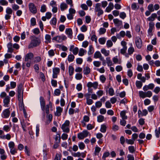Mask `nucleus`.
I'll return each mask as SVG.
<instances>
[{"label":"nucleus","mask_w":160,"mask_h":160,"mask_svg":"<svg viewBox=\"0 0 160 160\" xmlns=\"http://www.w3.org/2000/svg\"><path fill=\"white\" fill-rule=\"evenodd\" d=\"M31 38V40L30 43L28 46L29 48H31L37 47L41 43V41L38 38L34 36H32Z\"/></svg>","instance_id":"obj_1"},{"label":"nucleus","mask_w":160,"mask_h":160,"mask_svg":"<svg viewBox=\"0 0 160 160\" xmlns=\"http://www.w3.org/2000/svg\"><path fill=\"white\" fill-rule=\"evenodd\" d=\"M70 123L69 121L67 120L62 125L61 128L63 132L66 133H68L69 132Z\"/></svg>","instance_id":"obj_2"},{"label":"nucleus","mask_w":160,"mask_h":160,"mask_svg":"<svg viewBox=\"0 0 160 160\" xmlns=\"http://www.w3.org/2000/svg\"><path fill=\"white\" fill-rule=\"evenodd\" d=\"M101 3H97L95 4L94 11L95 12H98L97 16L98 17L103 13V11L101 8Z\"/></svg>","instance_id":"obj_3"},{"label":"nucleus","mask_w":160,"mask_h":160,"mask_svg":"<svg viewBox=\"0 0 160 160\" xmlns=\"http://www.w3.org/2000/svg\"><path fill=\"white\" fill-rule=\"evenodd\" d=\"M6 14L5 16V19L7 20L9 19L13 12L12 10L10 7H7L6 9Z\"/></svg>","instance_id":"obj_4"},{"label":"nucleus","mask_w":160,"mask_h":160,"mask_svg":"<svg viewBox=\"0 0 160 160\" xmlns=\"http://www.w3.org/2000/svg\"><path fill=\"white\" fill-rule=\"evenodd\" d=\"M66 39L67 37L65 35H62V36L55 37L52 38V40H55L58 42L60 43L62 42L63 41L66 40Z\"/></svg>","instance_id":"obj_5"},{"label":"nucleus","mask_w":160,"mask_h":160,"mask_svg":"<svg viewBox=\"0 0 160 160\" xmlns=\"http://www.w3.org/2000/svg\"><path fill=\"white\" fill-rule=\"evenodd\" d=\"M89 133V132L87 130L83 131L82 132L78 134V137L80 139H83L88 136Z\"/></svg>","instance_id":"obj_6"},{"label":"nucleus","mask_w":160,"mask_h":160,"mask_svg":"<svg viewBox=\"0 0 160 160\" xmlns=\"http://www.w3.org/2000/svg\"><path fill=\"white\" fill-rule=\"evenodd\" d=\"M29 8L30 11L33 14H35L37 12V9L34 4L32 3H29Z\"/></svg>","instance_id":"obj_7"},{"label":"nucleus","mask_w":160,"mask_h":160,"mask_svg":"<svg viewBox=\"0 0 160 160\" xmlns=\"http://www.w3.org/2000/svg\"><path fill=\"white\" fill-rule=\"evenodd\" d=\"M18 98H23V91L22 89V84H20L18 86Z\"/></svg>","instance_id":"obj_8"},{"label":"nucleus","mask_w":160,"mask_h":160,"mask_svg":"<svg viewBox=\"0 0 160 160\" xmlns=\"http://www.w3.org/2000/svg\"><path fill=\"white\" fill-rule=\"evenodd\" d=\"M149 28L148 30V33L149 36L152 35V32L154 28V23L153 22H150L149 23Z\"/></svg>","instance_id":"obj_9"},{"label":"nucleus","mask_w":160,"mask_h":160,"mask_svg":"<svg viewBox=\"0 0 160 160\" xmlns=\"http://www.w3.org/2000/svg\"><path fill=\"white\" fill-rule=\"evenodd\" d=\"M51 103L50 102L48 104H47L46 106H45V107H43V110H42L44 112L43 115L44 118H45V112L47 114H49V108L50 107V106L51 107Z\"/></svg>","instance_id":"obj_10"},{"label":"nucleus","mask_w":160,"mask_h":160,"mask_svg":"<svg viewBox=\"0 0 160 160\" xmlns=\"http://www.w3.org/2000/svg\"><path fill=\"white\" fill-rule=\"evenodd\" d=\"M60 69L58 68H55L53 69L52 78H57L58 75L59 73Z\"/></svg>","instance_id":"obj_11"},{"label":"nucleus","mask_w":160,"mask_h":160,"mask_svg":"<svg viewBox=\"0 0 160 160\" xmlns=\"http://www.w3.org/2000/svg\"><path fill=\"white\" fill-rule=\"evenodd\" d=\"M10 114V112L9 108L4 110L2 113V117L4 118H7L9 117Z\"/></svg>","instance_id":"obj_12"},{"label":"nucleus","mask_w":160,"mask_h":160,"mask_svg":"<svg viewBox=\"0 0 160 160\" xmlns=\"http://www.w3.org/2000/svg\"><path fill=\"white\" fill-rule=\"evenodd\" d=\"M18 100L19 101V109L20 110H25L24 108V106L23 102V98H18Z\"/></svg>","instance_id":"obj_13"},{"label":"nucleus","mask_w":160,"mask_h":160,"mask_svg":"<svg viewBox=\"0 0 160 160\" xmlns=\"http://www.w3.org/2000/svg\"><path fill=\"white\" fill-rule=\"evenodd\" d=\"M98 85V83L97 82H95L93 83H92L91 82H89L88 83L87 86L89 88L91 87H93L94 89H96L97 88Z\"/></svg>","instance_id":"obj_14"},{"label":"nucleus","mask_w":160,"mask_h":160,"mask_svg":"<svg viewBox=\"0 0 160 160\" xmlns=\"http://www.w3.org/2000/svg\"><path fill=\"white\" fill-rule=\"evenodd\" d=\"M10 101V98L8 96H6L3 100V106L5 107H8V104Z\"/></svg>","instance_id":"obj_15"},{"label":"nucleus","mask_w":160,"mask_h":160,"mask_svg":"<svg viewBox=\"0 0 160 160\" xmlns=\"http://www.w3.org/2000/svg\"><path fill=\"white\" fill-rule=\"evenodd\" d=\"M33 57V55L32 53L30 52L27 54L25 57V62L28 61L29 60H31Z\"/></svg>","instance_id":"obj_16"},{"label":"nucleus","mask_w":160,"mask_h":160,"mask_svg":"<svg viewBox=\"0 0 160 160\" xmlns=\"http://www.w3.org/2000/svg\"><path fill=\"white\" fill-rule=\"evenodd\" d=\"M136 45L138 48H140L142 45V41L141 39L140 38H137L136 39Z\"/></svg>","instance_id":"obj_17"},{"label":"nucleus","mask_w":160,"mask_h":160,"mask_svg":"<svg viewBox=\"0 0 160 160\" xmlns=\"http://www.w3.org/2000/svg\"><path fill=\"white\" fill-rule=\"evenodd\" d=\"M63 109L61 107L59 106L56 108V111L55 112V115L57 116H59L61 114L62 112Z\"/></svg>","instance_id":"obj_18"},{"label":"nucleus","mask_w":160,"mask_h":160,"mask_svg":"<svg viewBox=\"0 0 160 160\" xmlns=\"http://www.w3.org/2000/svg\"><path fill=\"white\" fill-rule=\"evenodd\" d=\"M40 102L41 109L43 110V107H45V101L43 97L41 96L40 97Z\"/></svg>","instance_id":"obj_19"},{"label":"nucleus","mask_w":160,"mask_h":160,"mask_svg":"<svg viewBox=\"0 0 160 160\" xmlns=\"http://www.w3.org/2000/svg\"><path fill=\"white\" fill-rule=\"evenodd\" d=\"M114 8V5L112 2H110L108 6L105 9V11L108 12H110Z\"/></svg>","instance_id":"obj_20"},{"label":"nucleus","mask_w":160,"mask_h":160,"mask_svg":"<svg viewBox=\"0 0 160 160\" xmlns=\"http://www.w3.org/2000/svg\"><path fill=\"white\" fill-rule=\"evenodd\" d=\"M65 32L69 38H72V32L71 28H66L65 30Z\"/></svg>","instance_id":"obj_21"},{"label":"nucleus","mask_w":160,"mask_h":160,"mask_svg":"<svg viewBox=\"0 0 160 160\" xmlns=\"http://www.w3.org/2000/svg\"><path fill=\"white\" fill-rule=\"evenodd\" d=\"M7 47L8 48V52H9L12 53L14 50L12 44L11 42L8 43L7 45Z\"/></svg>","instance_id":"obj_22"},{"label":"nucleus","mask_w":160,"mask_h":160,"mask_svg":"<svg viewBox=\"0 0 160 160\" xmlns=\"http://www.w3.org/2000/svg\"><path fill=\"white\" fill-rule=\"evenodd\" d=\"M157 15L156 13H153L151 14V16L148 18V20L149 21H153L154 20L155 18H156Z\"/></svg>","instance_id":"obj_23"},{"label":"nucleus","mask_w":160,"mask_h":160,"mask_svg":"<svg viewBox=\"0 0 160 160\" xmlns=\"http://www.w3.org/2000/svg\"><path fill=\"white\" fill-rule=\"evenodd\" d=\"M126 33L123 31H121L119 33L117 34L116 37L118 39H120L121 37L123 38L125 35Z\"/></svg>","instance_id":"obj_24"},{"label":"nucleus","mask_w":160,"mask_h":160,"mask_svg":"<svg viewBox=\"0 0 160 160\" xmlns=\"http://www.w3.org/2000/svg\"><path fill=\"white\" fill-rule=\"evenodd\" d=\"M113 21L115 24H116L118 26L122 25V22L121 21L119 20L118 19H114Z\"/></svg>","instance_id":"obj_25"},{"label":"nucleus","mask_w":160,"mask_h":160,"mask_svg":"<svg viewBox=\"0 0 160 160\" xmlns=\"http://www.w3.org/2000/svg\"><path fill=\"white\" fill-rule=\"evenodd\" d=\"M101 52L105 56H107L109 55L110 51L109 50H107L105 48H102L101 50Z\"/></svg>","instance_id":"obj_26"},{"label":"nucleus","mask_w":160,"mask_h":160,"mask_svg":"<svg viewBox=\"0 0 160 160\" xmlns=\"http://www.w3.org/2000/svg\"><path fill=\"white\" fill-rule=\"evenodd\" d=\"M68 7V5L65 3L62 2L61 3L60 5V9L62 11H63L65 9H66Z\"/></svg>","instance_id":"obj_27"},{"label":"nucleus","mask_w":160,"mask_h":160,"mask_svg":"<svg viewBox=\"0 0 160 160\" xmlns=\"http://www.w3.org/2000/svg\"><path fill=\"white\" fill-rule=\"evenodd\" d=\"M90 69L89 68L86 67L84 68L83 72L85 75H88L90 73Z\"/></svg>","instance_id":"obj_28"},{"label":"nucleus","mask_w":160,"mask_h":160,"mask_svg":"<svg viewBox=\"0 0 160 160\" xmlns=\"http://www.w3.org/2000/svg\"><path fill=\"white\" fill-rule=\"evenodd\" d=\"M120 115L122 118V119H127V116L126 115V112L124 111L121 112Z\"/></svg>","instance_id":"obj_29"},{"label":"nucleus","mask_w":160,"mask_h":160,"mask_svg":"<svg viewBox=\"0 0 160 160\" xmlns=\"http://www.w3.org/2000/svg\"><path fill=\"white\" fill-rule=\"evenodd\" d=\"M55 142L60 143V142L61 137L59 134H57L56 135L54 138Z\"/></svg>","instance_id":"obj_30"},{"label":"nucleus","mask_w":160,"mask_h":160,"mask_svg":"<svg viewBox=\"0 0 160 160\" xmlns=\"http://www.w3.org/2000/svg\"><path fill=\"white\" fill-rule=\"evenodd\" d=\"M107 127L105 124L101 125L100 131L103 133L105 132L106 131Z\"/></svg>","instance_id":"obj_31"},{"label":"nucleus","mask_w":160,"mask_h":160,"mask_svg":"<svg viewBox=\"0 0 160 160\" xmlns=\"http://www.w3.org/2000/svg\"><path fill=\"white\" fill-rule=\"evenodd\" d=\"M102 55L99 51H97L94 53L93 57L95 58H99L101 57Z\"/></svg>","instance_id":"obj_32"},{"label":"nucleus","mask_w":160,"mask_h":160,"mask_svg":"<svg viewBox=\"0 0 160 160\" xmlns=\"http://www.w3.org/2000/svg\"><path fill=\"white\" fill-rule=\"evenodd\" d=\"M94 52V49L92 45L89 46V50L88 52V54L89 55L92 54Z\"/></svg>","instance_id":"obj_33"},{"label":"nucleus","mask_w":160,"mask_h":160,"mask_svg":"<svg viewBox=\"0 0 160 160\" xmlns=\"http://www.w3.org/2000/svg\"><path fill=\"white\" fill-rule=\"evenodd\" d=\"M74 68L72 66H70L69 67V73L70 76H72L74 73Z\"/></svg>","instance_id":"obj_34"},{"label":"nucleus","mask_w":160,"mask_h":160,"mask_svg":"<svg viewBox=\"0 0 160 160\" xmlns=\"http://www.w3.org/2000/svg\"><path fill=\"white\" fill-rule=\"evenodd\" d=\"M106 59L107 63L108 66H110L112 65V63L110 57H107L106 58Z\"/></svg>","instance_id":"obj_35"},{"label":"nucleus","mask_w":160,"mask_h":160,"mask_svg":"<svg viewBox=\"0 0 160 160\" xmlns=\"http://www.w3.org/2000/svg\"><path fill=\"white\" fill-rule=\"evenodd\" d=\"M106 41V39L104 37H102L99 39L98 41L101 44H104L105 43Z\"/></svg>","instance_id":"obj_36"},{"label":"nucleus","mask_w":160,"mask_h":160,"mask_svg":"<svg viewBox=\"0 0 160 160\" xmlns=\"http://www.w3.org/2000/svg\"><path fill=\"white\" fill-rule=\"evenodd\" d=\"M87 51L83 49L80 48L79 52L78 55L80 56H82L84 55L85 52H86Z\"/></svg>","instance_id":"obj_37"},{"label":"nucleus","mask_w":160,"mask_h":160,"mask_svg":"<svg viewBox=\"0 0 160 160\" xmlns=\"http://www.w3.org/2000/svg\"><path fill=\"white\" fill-rule=\"evenodd\" d=\"M101 148L98 146H96L95 148L94 154L95 155H98L100 151Z\"/></svg>","instance_id":"obj_38"},{"label":"nucleus","mask_w":160,"mask_h":160,"mask_svg":"<svg viewBox=\"0 0 160 160\" xmlns=\"http://www.w3.org/2000/svg\"><path fill=\"white\" fill-rule=\"evenodd\" d=\"M104 119V117L101 115H99L97 117V121L99 122H102Z\"/></svg>","instance_id":"obj_39"},{"label":"nucleus","mask_w":160,"mask_h":160,"mask_svg":"<svg viewBox=\"0 0 160 160\" xmlns=\"http://www.w3.org/2000/svg\"><path fill=\"white\" fill-rule=\"evenodd\" d=\"M131 8L133 10H137L139 9V7L137 6V4L136 3H134L132 4Z\"/></svg>","instance_id":"obj_40"},{"label":"nucleus","mask_w":160,"mask_h":160,"mask_svg":"<svg viewBox=\"0 0 160 160\" xmlns=\"http://www.w3.org/2000/svg\"><path fill=\"white\" fill-rule=\"evenodd\" d=\"M21 124L22 126V128L23 131L24 132H26L27 130L25 122L24 121H23L21 122Z\"/></svg>","instance_id":"obj_41"},{"label":"nucleus","mask_w":160,"mask_h":160,"mask_svg":"<svg viewBox=\"0 0 160 160\" xmlns=\"http://www.w3.org/2000/svg\"><path fill=\"white\" fill-rule=\"evenodd\" d=\"M139 96L142 98H144L146 97L145 92L140 91L139 92Z\"/></svg>","instance_id":"obj_42"},{"label":"nucleus","mask_w":160,"mask_h":160,"mask_svg":"<svg viewBox=\"0 0 160 160\" xmlns=\"http://www.w3.org/2000/svg\"><path fill=\"white\" fill-rule=\"evenodd\" d=\"M136 85L138 88H140L142 87V84L141 81H137L136 82Z\"/></svg>","instance_id":"obj_43"},{"label":"nucleus","mask_w":160,"mask_h":160,"mask_svg":"<svg viewBox=\"0 0 160 160\" xmlns=\"http://www.w3.org/2000/svg\"><path fill=\"white\" fill-rule=\"evenodd\" d=\"M74 56L72 54H70L68 55V60L69 62H72L74 58Z\"/></svg>","instance_id":"obj_44"},{"label":"nucleus","mask_w":160,"mask_h":160,"mask_svg":"<svg viewBox=\"0 0 160 160\" xmlns=\"http://www.w3.org/2000/svg\"><path fill=\"white\" fill-rule=\"evenodd\" d=\"M110 153L109 152H105L103 153L102 157V159L103 160H105L106 158L109 156Z\"/></svg>","instance_id":"obj_45"},{"label":"nucleus","mask_w":160,"mask_h":160,"mask_svg":"<svg viewBox=\"0 0 160 160\" xmlns=\"http://www.w3.org/2000/svg\"><path fill=\"white\" fill-rule=\"evenodd\" d=\"M112 60L114 63L116 64L117 63H118L119 64H120L121 63V62H118V58L117 56L114 57L112 58Z\"/></svg>","instance_id":"obj_46"},{"label":"nucleus","mask_w":160,"mask_h":160,"mask_svg":"<svg viewBox=\"0 0 160 160\" xmlns=\"http://www.w3.org/2000/svg\"><path fill=\"white\" fill-rule=\"evenodd\" d=\"M94 66L97 67H99L101 65V62L99 61H94L93 62Z\"/></svg>","instance_id":"obj_47"},{"label":"nucleus","mask_w":160,"mask_h":160,"mask_svg":"<svg viewBox=\"0 0 160 160\" xmlns=\"http://www.w3.org/2000/svg\"><path fill=\"white\" fill-rule=\"evenodd\" d=\"M106 30L104 28H101L99 30V34L100 35L104 34L106 32Z\"/></svg>","instance_id":"obj_48"},{"label":"nucleus","mask_w":160,"mask_h":160,"mask_svg":"<svg viewBox=\"0 0 160 160\" xmlns=\"http://www.w3.org/2000/svg\"><path fill=\"white\" fill-rule=\"evenodd\" d=\"M8 2L6 0H0V4L3 6H6L8 5Z\"/></svg>","instance_id":"obj_49"},{"label":"nucleus","mask_w":160,"mask_h":160,"mask_svg":"<svg viewBox=\"0 0 160 160\" xmlns=\"http://www.w3.org/2000/svg\"><path fill=\"white\" fill-rule=\"evenodd\" d=\"M128 148L129 152L131 153H133L135 151L133 146H130Z\"/></svg>","instance_id":"obj_50"},{"label":"nucleus","mask_w":160,"mask_h":160,"mask_svg":"<svg viewBox=\"0 0 160 160\" xmlns=\"http://www.w3.org/2000/svg\"><path fill=\"white\" fill-rule=\"evenodd\" d=\"M148 9L150 11L153 12L154 11L153 5V4H150L148 5Z\"/></svg>","instance_id":"obj_51"},{"label":"nucleus","mask_w":160,"mask_h":160,"mask_svg":"<svg viewBox=\"0 0 160 160\" xmlns=\"http://www.w3.org/2000/svg\"><path fill=\"white\" fill-rule=\"evenodd\" d=\"M50 23L52 25H56L57 23V19L55 18H53L50 21Z\"/></svg>","instance_id":"obj_52"},{"label":"nucleus","mask_w":160,"mask_h":160,"mask_svg":"<svg viewBox=\"0 0 160 160\" xmlns=\"http://www.w3.org/2000/svg\"><path fill=\"white\" fill-rule=\"evenodd\" d=\"M134 49L133 47H131L128 48V54L130 55L132 54L133 52H134Z\"/></svg>","instance_id":"obj_53"},{"label":"nucleus","mask_w":160,"mask_h":160,"mask_svg":"<svg viewBox=\"0 0 160 160\" xmlns=\"http://www.w3.org/2000/svg\"><path fill=\"white\" fill-rule=\"evenodd\" d=\"M126 142L128 144L131 145L133 144L134 143V141L132 139H126Z\"/></svg>","instance_id":"obj_54"},{"label":"nucleus","mask_w":160,"mask_h":160,"mask_svg":"<svg viewBox=\"0 0 160 160\" xmlns=\"http://www.w3.org/2000/svg\"><path fill=\"white\" fill-rule=\"evenodd\" d=\"M96 70L101 73H104L105 72L104 68L103 67L100 68H97Z\"/></svg>","instance_id":"obj_55"},{"label":"nucleus","mask_w":160,"mask_h":160,"mask_svg":"<svg viewBox=\"0 0 160 160\" xmlns=\"http://www.w3.org/2000/svg\"><path fill=\"white\" fill-rule=\"evenodd\" d=\"M119 129V127L116 125H113L112 127V130L115 132L117 131Z\"/></svg>","instance_id":"obj_56"},{"label":"nucleus","mask_w":160,"mask_h":160,"mask_svg":"<svg viewBox=\"0 0 160 160\" xmlns=\"http://www.w3.org/2000/svg\"><path fill=\"white\" fill-rule=\"evenodd\" d=\"M82 78V75L80 73H77L75 75V78L77 80H80Z\"/></svg>","instance_id":"obj_57"},{"label":"nucleus","mask_w":160,"mask_h":160,"mask_svg":"<svg viewBox=\"0 0 160 160\" xmlns=\"http://www.w3.org/2000/svg\"><path fill=\"white\" fill-rule=\"evenodd\" d=\"M78 146L79 148L81 150L84 149L85 147V145L83 142H80L78 144Z\"/></svg>","instance_id":"obj_58"},{"label":"nucleus","mask_w":160,"mask_h":160,"mask_svg":"<svg viewBox=\"0 0 160 160\" xmlns=\"http://www.w3.org/2000/svg\"><path fill=\"white\" fill-rule=\"evenodd\" d=\"M91 40L92 41H94L96 43L97 42V37L95 35H93L91 37Z\"/></svg>","instance_id":"obj_59"},{"label":"nucleus","mask_w":160,"mask_h":160,"mask_svg":"<svg viewBox=\"0 0 160 160\" xmlns=\"http://www.w3.org/2000/svg\"><path fill=\"white\" fill-rule=\"evenodd\" d=\"M107 45L108 47H111L113 45V43L111 40H108L107 42Z\"/></svg>","instance_id":"obj_60"},{"label":"nucleus","mask_w":160,"mask_h":160,"mask_svg":"<svg viewBox=\"0 0 160 160\" xmlns=\"http://www.w3.org/2000/svg\"><path fill=\"white\" fill-rule=\"evenodd\" d=\"M109 94L110 96H112L114 94V91L112 88H110L108 90Z\"/></svg>","instance_id":"obj_61"},{"label":"nucleus","mask_w":160,"mask_h":160,"mask_svg":"<svg viewBox=\"0 0 160 160\" xmlns=\"http://www.w3.org/2000/svg\"><path fill=\"white\" fill-rule=\"evenodd\" d=\"M12 8L13 10L16 11L19 8V7L16 4H14L12 5Z\"/></svg>","instance_id":"obj_62"},{"label":"nucleus","mask_w":160,"mask_h":160,"mask_svg":"<svg viewBox=\"0 0 160 160\" xmlns=\"http://www.w3.org/2000/svg\"><path fill=\"white\" fill-rule=\"evenodd\" d=\"M78 38L79 40L82 41L84 39V35L82 34H81L78 36Z\"/></svg>","instance_id":"obj_63"},{"label":"nucleus","mask_w":160,"mask_h":160,"mask_svg":"<svg viewBox=\"0 0 160 160\" xmlns=\"http://www.w3.org/2000/svg\"><path fill=\"white\" fill-rule=\"evenodd\" d=\"M160 91V88L156 87L153 90V92L156 94H158Z\"/></svg>","instance_id":"obj_64"}]
</instances>
